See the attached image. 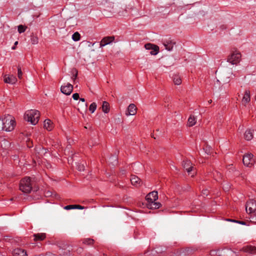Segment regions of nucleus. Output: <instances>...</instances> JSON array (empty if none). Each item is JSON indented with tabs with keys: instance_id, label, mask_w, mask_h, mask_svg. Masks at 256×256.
Instances as JSON below:
<instances>
[{
	"instance_id": "6ab92c4d",
	"label": "nucleus",
	"mask_w": 256,
	"mask_h": 256,
	"mask_svg": "<svg viewBox=\"0 0 256 256\" xmlns=\"http://www.w3.org/2000/svg\"><path fill=\"white\" fill-rule=\"evenodd\" d=\"M44 126L48 131H50L53 128V124L50 120L47 119L44 122Z\"/></svg>"
},
{
	"instance_id": "a19ab883",
	"label": "nucleus",
	"mask_w": 256,
	"mask_h": 256,
	"mask_svg": "<svg viewBox=\"0 0 256 256\" xmlns=\"http://www.w3.org/2000/svg\"><path fill=\"white\" fill-rule=\"evenodd\" d=\"M152 46V44H145V46H145V48H146V49H147V50H150V48H151Z\"/></svg>"
},
{
	"instance_id": "412c9836",
	"label": "nucleus",
	"mask_w": 256,
	"mask_h": 256,
	"mask_svg": "<svg viewBox=\"0 0 256 256\" xmlns=\"http://www.w3.org/2000/svg\"><path fill=\"white\" fill-rule=\"evenodd\" d=\"M131 183L133 186H140L141 183V180L138 176H132L130 178Z\"/></svg>"
},
{
	"instance_id": "a878e982",
	"label": "nucleus",
	"mask_w": 256,
	"mask_h": 256,
	"mask_svg": "<svg viewBox=\"0 0 256 256\" xmlns=\"http://www.w3.org/2000/svg\"><path fill=\"white\" fill-rule=\"evenodd\" d=\"M94 240L92 238H86L82 240V243L84 244L91 245L93 244Z\"/></svg>"
},
{
	"instance_id": "7c9ffc66",
	"label": "nucleus",
	"mask_w": 256,
	"mask_h": 256,
	"mask_svg": "<svg viewBox=\"0 0 256 256\" xmlns=\"http://www.w3.org/2000/svg\"><path fill=\"white\" fill-rule=\"evenodd\" d=\"M18 32L21 34L26 30V28L22 25H20L18 26Z\"/></svg>"
},
{
	"instance_id": "f704fd0d",
	"label": "nucleus",
	"mask_w": 256,
	"mask_h": 256,
	"mask_svg": "<svg viewBox=\"0 0 256 256\" xmlns=\"http://www.w3.org/2000/svg\"><path fill=\"white\" fill-rule=\"evenodd\" d=\"M80 100L83 102L84 108L85 110H86L88 104L86 103H85V99L84 98H80Z\"/></svg>"
},
{
	"instance_id": "39448f33",
	"label": "nucleus",
	"mask_w": 256,
	"mask_h": 256,
	"mask_svg": "<svg viewBox=\"0 0 256 256\" xmlns=\"http://www.w3.org/2000/svg\"><path fill=\"white\" fill-rule=\"evenodd\" d=\"M241 54L238 51L232 52L228 57V62L232 64H236L241 60Z\"/></svg>"
},
{
	"instance_id": "f8f14e48",
	"label": "nucleus",
	"mask_w": 256,
	"mask_h": 256,
	"mask_svg": "<svg viewBox=\"0 0 256 256\" xmlns=\"http://www.w3.org/2000/svg\"><path fill=\"white\" fill-rule=\"evenodd\" d=\"M158 198V194L157 192L153 191L148 194L146 197V199L148 202L150 201H156Z\"/></svg>"
},
{
	"instance_id": "dca6fc26",
	"label": "nucleus",
	"mask_w": 256,
	"mask_h": 256,
	"mask_svg": "<svg viewBox=\"0 0 256 256\" xmlns=\"http://www.w3.org/2000/svg\"><path fill=\"white\" fill-rule=\"evenodd\" d=\"M13 256H28V254L25 250L18 248L14 250Z\"/></svg>"
},
{
	"instance_id": "7ed1b4c3",
	"label": "nucleus",
	"mask_w": 256,
	"mask_h": 256,
	"mask_svg": "<svg viewBox=\"0 0 256 256\" xmlns=\"http://www.w3.org/2000/svg\"><path fill=\"white\" fill-rule=\"evenodd\" d=\"M20 189L24 193H30L32 190V183L29 177L22 178L20 183Z\"/></svg>"
},
{
	"instance_id": "5701e85b",
	"label": "nucleus",
	"mask_w": 256,
	"mask_h": 256,
	"mask_svg": "<svg viewBox=\"0 0 256 256\" xmlns=\"http://www.w3.org/2000/svg\"><path fill=\"white\" fill-rule=\"evenodd\" d=\"M196 117L194 116H190L188 119V124L189 126H192L196 124Z\"/></svg>"
},
{
	"instance_id": "423d86ee",
	"label": "nucleus",
	"mask_w": 256,
	"mask_h": 256,
	"mask_svg": "<svg viewBox=\"0 0 256 256\" xmlns=\"http://www.w3.org/2000/svg\"><path fill=\"white\" fill-rule=\"evenodd\" d=\"M244 164L248 167H252L254 163V155L252 153H247L243 156Z\"/></svg>"
},
{
	"instance_id": "1a4fd4ad",
	"label": "nucleus",
	"mask_w": 256,
	"mask_h": 256,
	"mask_svg": "<svg viewBox=\"0 0 256 256\" xmlns=\"http://www.w3.org/2000/svg\"><path fill=\"white\" fill-rule=\"evenodd\" d=\"M114 40V37L113 36H106L100 42V48H102L105 46L110 44Z\"/></svg>"
},
{
	"instance_id": "4468645a",
	"label": "nucleus",
	"mask_w": 256,
	"mask_h": 256,
	"mask_svg": "<svg viewBox=\"0 0 256 256\" xmlns=\"http://www.w3.org/2000/svg\"><path fill=\"white\" fill-rule=\"evenodd\" d=\"M0 144L2 149L8 150L10 148L11 144L5 138H1L0 140Z\"/></svg>"
},
{
	"instance_id": "f3484780",
	"label": "nucleus",
	"mask_w": 256,
	"mask_h": 256,
	"mask_svg": "<svg viewBox=\"0 0 256 256\" xmlns=\"http://www.w3.org/2000/svg\"><path fill=\"white\" fill-rule=\"evenodd\" d=\"M250 100V91L248 90H246L242 99V102L243 104L246 105V104L249 102Z\"/></svg>"
},
{
	"instance_id": "2f4dec72",
	"label": "nucleus",
	"mask_w": 256,
	"mask_h": 256,
	"mask_svg": "<svg viewBox=\"0 0 256 256\" xmlns=\"http://www.w3.org/2000/svg\"><path fill=\"white\" fill-rule=\"evenodd\" d=\"M4 118H0V131L4 130Z\"/></svg>"
},
{
	"instance_id": "4c0bfd02",
	"label": "nucleus",
	"mask_w": 256,
	"mask_h": 256,
	"mask_svg": "<svg viewBox=\"0 0 256 256\" xmlns=\"http://www.w3.org/2000/svg\"><path fill=\"white\" fill-rule=\"evenodd\" d=\"M74 208L79 210H83L84 208V207L80 205L74 204Z\"/></svg>"
},
{
	"instance_id": "b1692460",
	"label": "nucleus",
	"mask_w": 256,
	"mask_h": 256,
	"mask_svg": "<svg viewBox=\"0 0 256 256\" xmlns=\"http://www.w3.org/2000/svg\"><path fill=\"white\" fill-rule=\"evenodd\" d=\"M173 81L175 84L179 85L182 82L180 77L178 74H174L172 76Z\"/></svg>"
},
{
	"instance_id": "f257e3e1",
	"label": "nucleus",
	"mask_w": 256,
	"mask_h": 256,
	"mask_svg": "<svg viewBox=\"0 0 256 256\" xmlns=\"http://www.w3.org/2000/svg\"><path fill=\"white\" fill-rule=\"evenodd\" d=\"M24 119L33 124H36L40 118V112L36 110H28L24 114Z\"/></svg>"
},
{
	"instance_id": "49530a36",
	"label": "nucleus",
	"mask_w": 256,
	"mask_h": 256,
	"mask_svg": "<svg viewBox=\"0 0 256 256\" xmlns=\"http://www.w3.org/2000/svg\"><path fill=\"white\" fill-rule=\"evenodd\" d=\"M234 76V75L231 72L230 74V76L228 78H232Z\"/></svg>"
},
{
	"instance_id": "c85d7f7f",
	"label": "nucleus",
	"mask_w": 256,
	"mask_h": 256,
	"mask_svg": "<svg viewBox=\"0 0 256 256\" xmlns=\"http://www.w3.org/2000/svg\"><path fill=\"white\" fill-rule=\"evenodd\" d=\"M96 107H97V106H96V103L92 102L90 106L89 110L92 113H93L96 110Z\"/></svg>"
},
{
	"instance_id": "c9c22d12",
	"label": "nucleus",
	"mask_w": 256,
	"mask_h": 256,
	"mask_svg": "<svg viewBox=\"0 0 256 256\" xmlns=\"http://www.w3.org/2000/svg\"><path fill=\"white\" fill-rule=\"evenodd\" d=\"M18 75L19 78H21L22 76V72L20 68H18Z\"/></svg>"
},
{
	"instance_id": "bb28decb",
	"label": "nucleus",
	"mask_w": 256,
	"mask_h": 256,
	"mask_svg": "<svg viewBox=\"0 0 256 256\" xmlns=\"http://www.w3.org/2000/svg\"><path fill=\"white\" fill-rule=\"evenodd\" d=\"M80 36L78 32H75L72 35V39L74 41L78 42L80 40Z\"/></svg>"
},
{
	"instance_id": "9b49d317",
	"label": "nucleus",
	"mask_w": 256,
	"mask_h": 256,
	"mask_svg": "<svg viewBox=\"0 0 256 256\" xmlns=\"http://www.w3.org/2000/svg\"><path fill=\"white\" fill-rule=\"evenodd\" d=\"M162 44L164 48L168 51H170L172 50L174 46L175 43L172 42L171 40H167L166 39L162 40Z\"/></svg>"
},
{
	"instance_id": "393cba45",
	"label": "nucleus",
	"mask_w": 256,
	"mask_h": 256,
	"mask_svg": "<svg viewBox=\"0 0 256 256\" xmlns=\"http://www.w3.org/2000/svg\"><path fill=\"white\" fill-rule=\"evenodd\" d=\"M102 111L106 113L107 114L109 112V104L106 102H104L102 106Z\"/></svg>"
},
{
	"instance_id": "09e8293b",
	"label": "nucleus",
	"mask_w": 256,
	"mask_h": 256,
	"mask_svg": "<svg viewBox=\"0 0 256 256\" xmlns=\"http://www.w3.org/2000/svg\"><path fill=\"white\" fill-rule=\"evenodd\" d=\"M212 102V100H210L208 101V104H210Z\"/></svg>"
},
{
	"instance_id": "f03ea898",
	"label": "nucleus",
	"mask_w": 256,
	"mask_h": 256,
	"mask_svg": "<svg viewBox=\"0 0 256 256\" xmlns=\"http://www.w3.org/2000/svg\"><path fill=\"white\" fill-rule=\"evenodd\" d=\"M4 130L6 132L12 131L15 126L16 122L14 118L10 114L5 116L4 117Z\"/></svg>"
},
{
	"instance_id": "c03bdc74",
	"label": "nucleus",
	"mask_w": 256,
	"mask_h": 256,
	"mask_svg": "<svg viewBox=\"0 0 256 256\" xmlns=\"http://www.w3.org/2000/svg\"><path fill=\"white\" fill-rule=\"evenodd\" d=\"M227 221H229V222H236V223H237V220H233V219H227L226 220Z\"/></svg>"
},
{
	"instance_id": "6e6552de",
	"label": "nucleus",
	"mask_w": 256,
	"mask_h": 256,
	"mask_svg": "<svg viewBox=\"0 0 256 256\" xmlns=\"http://www.w3.org/2000/svg\"><path fill=\"white\" fill-rule=\"evenodd\" d=\"M182 166L184 168H185L188 174H191L192 176H194V172L193 174L191 173V172L192 170L194 167L192 166V162L190 160H184L182 162Z\"/></svg>"
},
{
	"instance_id": "72a5a7b5",
	"label": "nucleus",
	"mask_w": 256,
	"mask_h": 256,
	"mask_svg": "<svg viewBox=\"0 0 256 256\" xmlns=\"http://www.w3.org/2000/svg\"><path fill=\"white\" fill-rule=\"evenodd\" d=\"M64 209L66 210H70L72 209H75L74 205H68L64 207Z\"/></svg>"
},
{
	"instance_id": "9d476101",
	"label": "nucleus",
	"mask_w": 256,
	"mask_h": 256,
	"mask_svg": "<svg viewBox=\"0 0 256 256\" xmlns=\"http://www.w3.org/2000/svg\"><path fill=\"white\" fill-rule=\"evenodd\" d=\"M4 81L5 83L13 84L16 82L17 79L14 75L5 74L4 76Z\"/></svg>"
},
{
	"instance_id": "aec40b11",
	"label": "nucleus",
	"mask_w": 256,
	"mask_h": 256,
	"mask_svg": "<svg viewBox=\"0 0 256 256\" xmlns=\"http://www.w3.org/2000/svg\"><path fill=\"white\" fill-rule=\"evenodd\" d=\"M253 130H251L250 129L247 130L244 134V138L246 140H250L252 139L254 137L253 135Z\"/></svg>"
},
{
	"instance_id": "a211bd4d",
	"label": "nucleus",
	"mask_w": 256,
	"mask_h": 256,
	"mask_svg": "<svg viewBox=\"0 0 256 256\" xmlns=\"http://www.w3.org/2000/svg\"><path fill=\"white\" fill-rule=\"evenodd\" d=\"M147 206L150 209H156L160 206L161 204L160 202H156V201H150L148 202Z\"/></svg>"
},
{
	"instance_id": "a18cd8bd",
	"label": "nucleus",
	"mask_w": 256,
	"mask_h": 256,
	"mask_svg": "<svg viewBox=\"0 0 256 256\" xmlns=\"http://www.w3.org/2000/svg\"><path fill=\"white\" fill-rule=\"evenodd\" d=\"M18 44V42H17V41H16V42H14V46H13L12 48V50H14V49H16V45H17Z\"/></svg>"
},
{
	"instance_id": "58836bf2",
	"label": "nucleus",
	"mask_w": 256,
	"mask_h": 256,
	"mask_svg": "<svg viewBox=\"0 0 256 256\" xmlns=\"http://www.w3.org/2000/svg\"><path fill=\"white\" fill-rule=\"evenodd\" d=\"M202 194L204 196H207L208 195V190H202Z\"/></svg>"
},
{
	"instance_id": "ddd939ff",
	"label": "nucleus",
	"mask_w": 256,
	"mask_h": 256,
	"mask_svg": "<svg viewBox=\"0 0 256 256\" xmlns=\"http://www.w3.org/2000/svg\"><path fill=\"white\" fill-rule=\"evenodd\" d=\"M136 106L133 104H130L127 109V111L126 112V114L127 116H134L136 114Z\"/></svg>"
},
{
	"instance_id": "e433bc0d",
	"label": "nucleus",
	"mask_w": 256,
	"mask_h": 256,
	"mask_svg": "<svg viewBox=\"0 0 256 256\" xmlns=\"http://www.w3.org/2000/svg\"><path fill=\"white\" fill-rule=\"evenodd\" d=\"M80 98V96H79V94L78 93H74L72 94V98L74 100H78Z\"/></svg>"
},
{
	"instance_id": "ea45409f",
	"label": "nucleus",
	"mask_w": 256,
	"mask_h": 256,
	"mask_svg": "<svg viewBox=\"0 0 256 256\" xmlns=\"http://www.w3.org/2000/svg\"><path fill=\"white\" fill-rule=\"evenodd\" d=\"M84 166L83 165L82 166H79L78 168V170H79V171H83L84 170Z\"/></svg>"
},
{
	"instance_id": "4be33fe9",
	"label": "nucleus",
	"mask_w": 256,
	"mask_h": 256,
	"mask_svg": "<svg viewBox=\"0 0 256 256\" xmlns=\"http://www.w3.org/2000/svg\"><path fill=\"white\" fill-rule=\"evenodd\" d=\"M34 237V240H42L45 239L46 238V234L44 233H38L36 234H34L33 235Z\"/></svg>"
},
{
	"instance_id": "473e14b6",
	"label": "nucleus",
	"mask_w": 256,
	"mask_h": 256,
	"mask_svg": "<svg viewBox=\"0 0 256 256\" xmlns=\"http://www.w3.org/2000/svg\"><path fill=\"white\" fill-rule=\"evenodd\" d=\"M230 188V186L228 183H225L223 184V188L225 191H228Z\"/></svg>"
},
{
	"instance_id": "c756f323",
	"label": "nucleus",
	"mask_w": 256,
	"mask_h": 256,
	"mask_svg": "<svg viewBox=\"0 0 256 256\" xmlns=\"http://www.w3.org/2000/svg\"><path fill=\"white\" fill-rule=\"evenodd\" d=\"M31 43L32 44H36L38 42V38L36 36H32L30 38Z\"/></svg>"
},
{
	"instance_id": "de8ad7c7",
	"label": "nucleus",
	"mask_w": 256,
	"mask_h": 256,
	"mask_svg": "<svg viewBox=\"0 0 256 256\" xmlns=\"http://www.w3.org/2000/svg\"><path fill=\"white\" fill-rule=\"evenodd\" d=\"M120 172L122 174H124L126 172L125 170H121Z\"/></svg>"
},
{
	"instance_id": "cd10ccee",
	"label": "nucleus",
	"mask_w": 256,
	"mask_h": 256,
	"mask_svg": "<svg viewBox=\"0 0 256 256\" xmlns=\"http://www.w3.org/2000/svg\"><path fill=\"white\" fill-rule=\"evenodd\" d=\"M245 250L247 252H250L252 254L256 253V247H254V246H248L246 248Z\"/></svg>"
},
{
	"instance_id": "79ce46f5",
	"label": "nucleus",
	"mask_w": 256,
	"mask_h": 256,
	"mask_svg": "<svg viewBox=\"0 0 256 256\" xmlns=\"http://www.w3.org/2000/svg\"><path fill=\"white\" fill-rule=\"evenodd\" d=\"M75 72H76V74L73 76L72 77V78L74 80L76 78H77V75H78V72L76 70H74Z\"/></svg>"
},
{
	"instance_id": "2eb2a0df",
	"label": "nucleus",
	"mask_w": 256,
	"mask_h": 256,
	"mask_svg": "<svg viewBox=\"0 0 256 256\" xmlns=\"http://www.w3.org/2000/svg\"><path fill=\"white\" fill-rule=\"evenodd\" d=\"M221 256H236V254L230 249L224 248L220 252Z\"/></svg>"
},
{
	"instance_id": "0eeeda50",
	"label": "nucleus",
	"mask_w": 256,
	"mask_h": 256,
	"mask_svg": "<svg viewBox=\"0 0 256 256\" xmlns=\"http://www.w3.org/2000/svg\"><path fill=\"white\" fill-rule=\"evenodd\" d=\"M73 90V86L70 83L64 84L60 87V91L64 94L68 96L70 95Z\"/></svg>"
},
{
	"instance_id": "37998d69",
	"label": "nucleus",
	"mask_w": 256,
	"mask_h": 256,
	"mask_svg": "<svg viewBox=\"0 0 256 256\" xmlns=\"http://www.w3.org/2000/svg\"><path fill=\"white\" fill-rule=\"evenodd\" d=\"M237 223L238 224H242V225H245L246 224V222L244 221H240V220H237Z\"/></svg>"
},
{
	"instance_id": "20e7f679",
	"label": "nucleus",
	"mask_w": 256,
	"mask_h": 256,
	"mask_svg": "<svg viewBox=\"0 0 256 256\" xmlns=\"http://www.w3.org/2000/svg\"><path fill=\"white\" fill-rule=\"evenodd\" d=\"M246 210L248 214L251 216L256 214V202L253 200H250L246 205Z\"/></svg>"
},
{
	"instance_id": "8fccbe9b",
	"label": "nucleus",
	"mask_w": 256,
	"mask_h": 256,
	"mask_svg": "<svg viewBox=\"0 0 256 256\" xmlns=\"http://www.w3.org/2000/svg\"><path fill=\"white\" fill-rule=\"evenodd\" d=\"M216 82H217L218 83H220V80H217Z\"/></svg>"
}]
</instances>
